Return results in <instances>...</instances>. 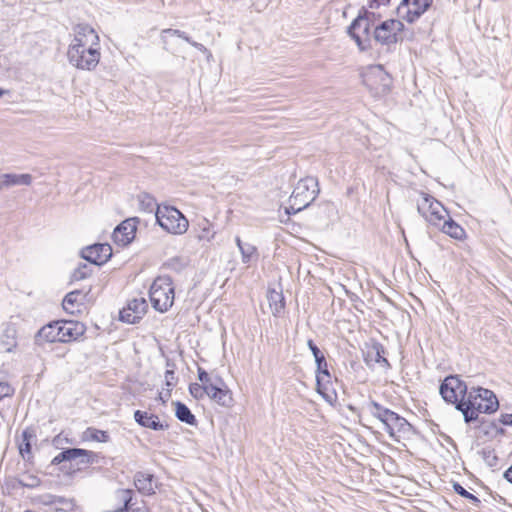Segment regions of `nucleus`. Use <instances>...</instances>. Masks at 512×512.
<instances>
[{
  "label": "nucleus",
  "instance_id": "nucleus-1",
  "mask_svg": "<svg viewBox=\"0 0 512 512\" xmlns=\"http://www.w3.org/2000/svg\"><path fill=\"white\" fill-rule=\"evenodd\" d=\"M75 39L68 49L67 56L71 64H98L100 52L99 37L88 24H77L74 28Z\"/></svg>",
  "mask_w": 512,
  "mask_h": 512
},
{
  "label": "nucleus",
  "instance_id": "nucleus-2",
  "mask_svg": "<svg viewBox=\"0 0 512 512\" xmlns=\"http://www.w3.org/2000/svg\"><path fill=\"white\" fill-rule=\"evenodd\" d=\"M499 408V401L492 390L483 387H471L466 406L463 411L465 423L469 424L478 419L480 413L492 414Z\"/></svg>",
  "mask_w": 512,
  "mask_h": 512
},
{
  "label": "nucleus",
  "instance_id": "nucleus-3",
  "mask_svg": "<svg viewBox=\"0 0 512 512\" xmlns=\"http://www.w3.org/2000/svg\"><path fill=\"white\" fill-rule=\"evenodd\" d=\"M320 192L318 181L314 177L300 179L289 198V206L286 207L287 214H296L308 207Z\"/></svg>",
  "mask_w": 512,
  "mask_h": 512
},
{
  "label": "nucleus",
  "instance_id": "nucleus-4",
  "mask_svg": "<svg viewBox=\"0 0 512 512\" xmlns=\"http://www.w3.org/2000/svg\"><path fill=\"white\" fill-rule=\"evenodd\" d=\"M470 388L458 375L447 376L439 387V393L443 400L455 405V408L463 414Z\"/></svg>",
  "mask_w": 512,
  "mask_h": 512
},
{
  "label": "nucleus",
  "instance_id": "nucleus-5",
  "mask_svg": "<svg viewBox=\"0 0 512 512\" xmlns=\"http://www.w3.org/2000/svg\"><path fill=\"white\" fill-rule=\"evenodd\" d=\"M155 217L159 226L168 233L182 235L188 230L187 218L173 206L158 205Z\"/></svg>",
  "mask_w": 512,
  "mask_h": 512
},
{
  "label": "nucleus",
  "instance_id": "nucleus-6",
  "mask_svg": "<svg viewBox=\"0 0 512 512\" xmlns=\"http://www.w3.org/2000/svg\"><path fill=\"white\" fill-rule=\"evenodd\" d=\"M174 287L169 276L157 277L149 291L153 308L159 312H166L174 303Z\"/></svg>",
  "mask_w": 512,
  "mask_h": 512
},
{
  "label": "nucleus",
  "instance_id": "nucleus-7",
  "mask_svg": "<svg viewBox=\"0 0 512 512\" xmlns=\"http://www.w3.org/2000/svg\"><path fill=\"white\" fill-rule=\"evenodd\" d=\"M417 210L435 228L449 215V212L442 203L427 193H421L420 198L417 200Z\"/></svg>",
  "mask_w": 512,
  "mask_h": 512
},
{
  "label": "nucleus",
  "instance_id": "nucleus-8",
  "mask_svg": "<svg viewBox=\"0 0 512 512\" xmlns=\"http://www.w3.org/2000/svg\"><path fill=\"white\" fill-rule=\"evenodd\" d=\"M363 84L374 96L386 94L391 86V77L385 71L384 66H367L366 71L361 73Z\"/></svg>",
  "mask_w": 512,
  "mask_h": 512
},
{
  "label": "nucleus",
  "instance_id": "nucleus-9",
  "mask_svg": "<svg viewBox=\"0 0 512 512\" xmlns=\"http://www.w3.org/2000/svg\"><path fill=\"white\" fill-rule=\"evenodd\" d=\"M404 24L398 19L378 23L373 29V39L380 45L391 46L403 40Z\"/></svg>",
  "mask_w": 512,
  "mask_h": 512
},
{
  "label": "nucleus",
  "instance_id": "nucleus-10",
  "mask_svg": "<svg viewBox=\"0 0 512 512\" xmlns=\"http://www.w3.org/2000/svg\"><path fill=\"white\" fill-rule=\"evenodd\" d=\"M373 26L363 15L357 17L347 27L348 35L355 41L361 51L371 48V40L373 38Z\"/></svg>",
  "mask_w": 512,
  "mask_h": 512
},
{
  "label": "nucleus",
  "instance_id": "nucleus-11",
  "mask_svg": "<svg viewBox=\"0 0 512 512\" xmlns=\"http://www.w3.org/2000/svg\"><path fill=\"white\" fill-rule=\"evenodd\" d=\"M97 458V454L92 451L81 448H68L57 454L52 459L51 463L53 465H59L63 462L72 463L73 461H75L76 465L80 466L93 464L97 462Z\"/></svg>",
  "mask_w": 512,
  "mask_h": 512
},
{
  "label": "nucleus",
  "instance_id": "nucleus-12",
  "mask_svg": "<svg viewBox=\"0 0 512 512\" xmlns=\"http://www.w3.org/2000/svg\"><path fill=\"white\" fill-rule=\"evenodd\" d=\"M432 3L433 0H402L397 13L408 23H413L431 7Z\"/></svg>",
  "mask_w": 512,
  "mask_h": 512
},
{
  "label": "nucleus",
  "instance_id": "nucleus-13",
  "mask_svg": "<svg viewBox=\"0 0 512 512\" xmlns=\"http://www.w3.org/2000/svg\"><path fill=\"white\" fill-rule=\"evenodd\" d=\"M147 307L144 298H135L120 311V320L129 324L137 323L146 313Z\"/></svg>",
  "mask_w": 512,
  "mask_h": 512
},
{
  "label": "nucleus",
  "instance_id": "nucleus-14",
  "mask_svg": "<svg viewBox=\"0 0 512 512\" xmlns=\"http://www.w3.org/2000/svg\"><path fill=\"white\" fill-rule=\"evenodd\" d=\"M112 256V248L109 244H94L82 250V257L90 264L102 265Z\"/></svg>",
  "mask_w": 512,
  "mask_h": 512
},
{
  "label": "nucleus",
  "instance_id": "nucleus-15",
  "mask_svg": "<svg viewBox=\"0 0 512 512\" xmlns=\"http://www.w3.org/2000/svg\"><path fill=\"white\" fill-rule=\"evenodd\" d=\"M207 396L223 407H229L233 403L232 393L225 387L223 381L219 378L216 384H209Z\"/></svg>",
  "mask_w": 512,
  "mask_h": 512
},
{
  "label": "nucleus",
  "instance_id": "nucleus-16",
  "mask_svg": "<svg viewBox=\"0 0 512 512\" xmlns=\"http://www.w3.org/2000/svg\"><path fill=\"white\" fill-rule=\"evenodd\" d=\"M136 224L133 219L124 220L113 232V240L115 243L126 246L135 237Z\"/></svg>",
  "mask_w": 512,
  "mask_h": 512
},
{
  "label": "nucleus",
  "instance_id": "nucleus-17",
  "mask_svg": "<svg viewBox=\"0 0 512 512\" xmlns=\"http://www.w3.org/2000/svg\"><path fill=\"white\" fill-rule=\"evenodd\" d=\"M62 342L60 334V321L51 322L43 326L35 336V343L37 345H44L45 343Z\"/></svg>",
  "mask_w": 512,
  "mask_h": 512
},
{
  "label": "nucleus",
  "instance_id": "nucleus-18",
  "mask_svg": "<svg viewBox=\"0 0 512 512\" xmlns=\"http://www.w3.org/2000/svg\"><path fill=\"white\" fill-rule=\"evenodd\" d=\"M134 420L142 427L149 428L154 431H164L169 425L160 421L159 417L147 411L136 410L134 412Z\"/></svg>",
  "mask_w": 512,
  "mask_h": 512
},
{
  "label": "nucleus",
  "instance_id": "nucleus-19",
  "mask_svg": "<svg viewBox=\"0 0 512 512\" xmlns=\"http://www.w3.org/2000/svg\"><path fill=\"white\" fill-rule=\"evenodd\" d=\"M85 325L78 321H60V334L62 342L78 339L85 333Z\"/></svg>",
  "mask_w": 512,
  "mask_h": 512
},
{
  "label": "nucleus",
  "instance_id": "nucleus-20",
  "mask_svg": "<svg viewBox=\"0 0 512 512\" xmlns=\"http://www.w3.org/2000/svg\"><path fill=\"white\" fill-rule=\"evenodd\" d=\"M33 177L30 174H14L6 173L0 175V191L12 186H29L32 183Z\"/></svg>",
  "mask_w": 512,
  "mask_h": 512
},
{
  "label": "nucleus",
  "instance_id": "nucleus-21",
  "mask_svg": "<svg viewBox=\"0 0 512 512\" xmlns=\"http://www.w3.org/2000/svg\"><path fill=\"white\" fill-rule=\"evenodd\" d=\"M86 295L80 290H74L69 292L63 299V309L70 313L75 314L81 311V307L84 305Z\"/></svg>",
  "mask_w": 512,
  "mask_h": 512
},
{
  "label": "nucleus",
  "instance_id": "nucleus-22",
  "mask_svg": "<svg viewBox=\"0 0 512 512\" xmlns=\"http://www.w3.org/2000/svg\"><path fill=\"white\" fill-rule=\"evenodd\" d=\"M437 229L456 240H463L466 237L465 230L450 215L441 222Z\"/></svg>",
  "mask_w": 512,
  "mask_h": 512
},
{
  "label": "nucleus",
  "instance_id": "nucleus-23",
  "mask_svg": "<svg viewBox=\"0 0 512 512\" xmlns=\"http://www.w3.org/2000/svg\"><path fill=\"white\" fill-rule=\"evenodd\" d=\"M317 392L330 404L337 400V394L331 388V377L316 375Z\"/></svg>",
  "mask_w": 512,
  "mask_h": 512
},
{
  "label": "nucleus",
  "instance_id": "nucleus-24",
  "mask_svg": "<svg viewBox=\"0 0 512 512\" xmlns=\"http://www.w3.org/2000/svg\"><path fill=\"white\" fill-rule=\"evenodd\" d=\"M383 424L385 425V429L390 437H394L396 432H404L409 426L408 421L394 411L388 416Z\"/></svg>",
  "mask_w": 512,
  "mask_h": 512
},
{
  "label": "nucleus",
  "instance_id": "nucleus-25",
  "mask_svg": "<svg viewBox=\"0 0 512 512\" xmlns=\"http://www.w3.org/2000/svg\"><path fill=\"white\" fill-rule=\"evenodd\" d=\"M307 345L315 358L317 375H324L330 378V372L328 370V364L324 354L320 351L312 339L307 341Z\"/></svg>",
  "mask_w": 512,
  "mask_h": 512
},
{
  "label": "nucleus",
  "instance_id": "nucleus-26",
  "mask_svg": "<svg viewBox=\"0 0 512 512\" xmlns=\"http://www.w3.org/2000/svg\"><path fill=\"white\" fill-rule=\"evenodd\" d=\"M267 300L269 303V307L274 316H279L285 307L284 297L282 292H278L274 289L268 290Z\"/></svg>",
  "mask_w": 512,
  "mask_h": 512
},
{
  "label": "nucleus",
  "instance_id": "nucleus-27",
  "mask_svg": "<svg viewBox=\"0 0 512 512\" xmlns=\"http://www.w3.org/2000/svg\"><path fill=\"white\" fill-rule=\"evenodd\" d=\"M153 475L138 472L135 475L134 483L136 488L145 494H151L154 492V485H153Z\"/></svg>",
  "mask_w": 512,
  "mask_h": 512
},
{
  "label": "nucleus",
  "instance_id": "nucleus-28",
  "mask_svg": "<svg viewBox=\"0 0 512 512\" xmlns=\"http://www.w3.org/2000/svg\"><path fill=\"white\" fill-rule=\"evenodd\" d=\"M196 231V238L200 242L209 243L216 235V232L212 228V224L207 219H203L198 223Z\"/></svg>",
  "mask_w": 512,
  "mask_h": 512
},
{
  "label": "nucleus",
  "instance_id": "nucleus-29",
  "mask_svg": "<svg viewBox=\"0 0 512 512\" xmlns=\"http://www.w3.org/2000/svg\"><path fill=\"white\" fill-rule=\"evenodd\" d=\"M235 242L241 252L243 263L248 264L257 259V249L254 245L250 243H243L239 236H236Z\"/></svg>",
  "mask_w": 512,
  "mask_h": 512
},
{
  "label": "nucleus",
  "instance_id": "nucleus-30",
  "mask_svg": "<svg viewBox=\"0 0 512 512\" xmlns=\"http://www.w3.org/2000/svg\"><path fill=\"white\" fill-rule=\"evenodd\" d=\"M175 405V415L178 420L184 422L189 425L196 424V418L192 414L191 410L182 402L176 401Z\"/></svg>",
  "mask_w": 512,
  "mask_h": 512
},
{
  "label": "nucleus",
  "instance_id": "nucleus-31",
  "mask_svg": "<svg viewBox=\"0 0 512 512\" xmlns=\"http://www.w3.org/2000/svg\"><path fill=\"white\" fill-rule=\"evenodd\" d=\"M384 353V347L380 343L375 342L367 352V359L383 366H389L387 359L384 357Z\"/></svg>",
  "mask_w": 512,
  "mask_h": 512
},
{
  "label": "nucleus",
  "instance_id": "nucleus-32",
  "mask_svg": "<svg viewBox=\"0 0 512 512\" xmlns=\"http://www.w3.org/2000/svg\"><path fill=\"white\" fill-rule=\"evenodd\" d=\"M0 345L5 352H11L17 345L15 338V330L7 328L3 331L0 338Z\"/></svg>",
  "mask_w": 512,
  "mask_h": 512
},
{
  "label": "nucleus",
  "instance_id": "nucleus-33",
  "mask_svg": "<svg viewBox=\"0 0 512 512\" xmlns=\"http://www.w3.org/2000/svg\"><path fill=\"white\" fill-rule=\"evenodd\" d=\"M370 413L379 419L382 423L388 418V416L393 412L392 410L383 407L376 401H371L368 405Z\"/></svg>",
  "mask_w": 512,
  "mask_h": 512
},
{
  "label": "nucleus",
  "instance_id": "nucleus-34",
  "mask_svg": "<svg viewBox=\"0 0 512 512\" xmlns=\"http://www.w3.org/2000/svg\"><path fill=\"white\" fill-rule=\"evenodd\" d=\"M34 438L32 431L26 429L22 433V441L19 445V451L22 457L25 459L31 455V440Z\"/></svg>",
  "mask_w": 512,
  "mask_h": 512
},
{
  "label": "nucleus",
  "instance_id": "nucleus-35",
  "mask_svg": "<svg viewBox=\"0 0 512 512\" xmlns=\"http://www.w3.org/2000/svg\"><path fill=\"white\" fill-rule=\"evenodd\" d=\"M179 38H182L183 40H185L186 42H188L190 45H192L193 47H195L196 49H198L199 51L203 52L206 54V61L207 62H211L213 61V56L212 54L207 50V48L202 45L201 43H198V42H195L193 41L188 35L186 32L184 31H181V33L179 34L178 36Z\"/></svg>",
  "mask_w": 512,
  "mask_h": 512
},
{
  "label": "nucleus",
  "instance_id": "nucleus-36",
  "mask_svg": "<svg viewBox=\"0 0 512 512\" xmlns=\"http://www.w3.org/2000/svg\"><path fill=\"white\" fill-rule=\"evenodd\" d=\"M358 14L363 15L367 19V22H370V24L373 26V29L378 23H380L379 21L381 15L379 13L372 11V9L368 8V6H363L359 10Z\"/></svg>",
  "mask_w": 512,
  "mask_h": 512
},
{
  "label": "nucleus",
  "instance_id": "nucleus-37",
  "mask_svg": "<svg viewBox=\"0 0 512 512\" xmlns=\"http://www.w3.org/2000/svg\"><path fill=\"white\" fill-rule=\"evenodd\" d=\"M92 272L91 266L89 264H80L73 272L72 279L75 281H80L87 278Z\"/></svg>",
  "mask_w": 512,
  "mask_h": 512
},
{
  "label": "nucleus",
  "instance_id": "nucleus-38",
  "mask_svg": "<svg viewBox=\"0 0 512 512\" xmlns=\"http://www.w3.org/2000/svg\"><path fill=\"white\" fill-rule=\"evenodd\" d=\"M208 386L201 385L199 383H191L189 385V392L191 396H193L195 399L200 400L203 399L204 396H207L208 393Z\"/></svg>",
  "mask_w": 512,
  "mask_h": 512
},
{
  "label": "nucleus",
  "instance_id": "nucleus-39",
  "mask_svg": "<svg viewBox=\"0 0 512 512\" xmlns=\"http://www.w3.org/2000/svg\"><path fill=\"white\" fill-rule=\"evenodd\" d=\"M453 490L461 497L466 498L475 504L480 503V500L475 495L468 492L462 485L457 482L453 483Z\"/></svg>",
  "mask_w": 512,
  "mask_h": 512
},
{
  "label": "nucleus",
  "instance_id": "nucleus-40",
  "mask_svg": "<svg viewBox=\"0 0 512 512\" xmlns=\"http://www.w3.org/2000/svg\"><path fill=\"white\" fill-rule=\"evenodd\" d=\"M177 380L178 378L176 377L175 371L173 369H167L165 372V385L168 388V391H172Z\"/></svg>",
  "mask_w": 512,
  "mask_h": 512
},
{
  "label": "nucleus",
  "instance_id": "nucleus-41",
  "mask_svg": "<svg viewBox=\"0 0 512 512\" xmlns=\"http://www.w3.org/2000/svg\"><path fill=\"white\" fill-rule=\"evenodd\" d=\"M198 379L201 382V385L209 386V384H216V381H213L212 378L208 375V373L201 367H198Z\"/></svg>",
  "mask_w": 512,
  "mask_h": 512
},
{
  "label": "nucleus",
  "instance_id": "nucleus-42",
  "mask_svg": "<svg viewBox=\"0 0 512 512\" xmlns=\"http://www.w3.org/2000/svg\"><path fill=\"white\" fill-rule=\"evenodd\" d=\"M88 432H91V438L98 442H107L109 439V435L105 431L96 430V429H88Z\"/></svg>",
  "mask_w": 512,
  "mask_h": 512
},
{
  "label": "nucleus",
  "instance_id": "nucleus-43",
  "mask_svg": "<svg viewBox=\"0 0 512 512\" xmlns=\"http://www.w3.org/2000/svg\"><path fill=\"white\" fill-rule=\"evenodd\" d=\"M390 0H368V8L374 10L378 9L381 5L389 4Z\"/></svg>",
  "mask_w": 512,
  "mask_h": 512
},
{
  "label": "nucleus",
  "instance_id": "nucleus-44",
  "mask_svg": "<svg viewBox=\"0 0 512 512\" xmlns=\"http://www.w3.org/2000/svg\"><path fill=\"white\" fill-rule=\"evenodd\" d=\"M28 479H29L28 482H25L24 480H20L19 482L22 486H26V487H34V486L38 485V483H39V480L34 476H29Z\"/></svg>",
  "mask_w": 512,
  "mask_h": 512
},
{
  "label": "nucleus",
  "instance_id": "nucleus-45",
  "mask_svg": "<svg viewBox=\"0 0 512 512\" xmlns=\"http://www.w3.org/2000/svg\"><path fill=\"white\" fill-rule=\"evenodd\" d=\"M10 386L7 383L0 382V400L9 395Z\"/></svg>",
  "mask_w": 512,
  "mask_h": 512
},
{
  "label": "nucleus",
  "instance_id": "nucleus-46",
  "mask_svg": "<svg viewBox=\"0 0 512 512\" xmlns=\"http://www.w3.org/2000/svg\"><path fill=\"white\" fill-rule=\"evenodd\" d=\"M500 422L504 425L512 426V414H503L501 415Z\"/></svg>",
  "mask_w": 512,
  "mask_h": 512
},
{
  "label": "nucleus",
  "instance_id": "nucleus-47",
  "mask_svg": "<svg viewBox=\"0 0 512 512\" xmlns=\"http://www.w3.org/2000/svg\"><path fill=\"white\" fill-rule=\"evenodd\" d=\"M162 33L165 34V35L177 36L178 37L179 34L181 33V30L168 28V29H164Z\"/></svg>",
  "mask_w": 512,
  "mask_h": 512
},
{
  "label": "nucleus",
  "instance_id": "nucleus-48",
  "mask_svg": "<svg viewBox=\"0 0 512 512\" xmlns=\"http://www.w3.org/2000/svg\"><path fill=\"white\" fill-rule=\"evenodd\" d=\"M504 478L512 484V465L504 472Z\"/></svg>",
  "mask_w": 512,
  "mask_h": 512
},
{
  "label": "nucleus",
  "instance_id": "nucleus-49",
  "mask_svg": "<svg viewBox=\"0 0 512 512\" xmlns=\"http://www.w3.org/2000/svg\"><path fill=\"white\" fill-rule=\"evenodd\" d=\"M171 396V391H166V393L161 392L159 394V398L162 400L163 403H165Z\"/></svg>",
  "mask_w": 512,
  "mask_h": 512
},
{
  "label": "nucleus",
  "instance_id": "nucleus-50",
  "mask_svg": "<svg viewBox=\"0 0 512 512\" xmlns=\"http://www.w3.org/2000/svg\"><path fill=\"white\" fill-rule=\"evenodd\" d=\"M171 396V391H166V393L161 392L159 394V398L162 400L163 403H165Z\"/></svg>",
  "mask_w": 512,
  "mask_h": 512
},
{
  "label": "nucleus",
  "instance_id": "nucleus-51",
  "mask_svg": "<svg viewBox=\"0 0 512 512\" xmlns=\"http://www.w3.org/2000/svg\"><path fill=\"white\" fill-rule=\"evenodd\" d=\"M147 201H148V206H151L153 204V198L150 197L149 195H145L144 197Z\"/></svg>",
  "mask_w": 512,
  "mask_h": 512
},
{
  "label": "nucleus",
  "instance_id": "nucleus-52",
  "mask_svg": "<svg viewBox=\"0 0 512 512\" xmlns=\"http://www.w3.org/2000/svg\"><path fill=\"white\" fill-rule=\"evenodd\" d=\"M6 93H7V91H6V90H4V89H1V88H0V97H1V96H3V95H4V94H6Z\"/></svg>",
  "mask_w": 512,
  "mask_h": 512
},
{
  "label": "nucleus",
  "instance_id": "nucleus-53",
  "mask_svg": "<svg viewBox=\"0 0 512 512\" xmlns=\"http://www.w3.org/2000/svg\"><path fill=\"white\" fill-rule=\"evenodd\" d=\"M25 512H33V511L27 510V511H25Z\"/></svg>",
  "mask_w": 512,
  "mask_h": 512
}]
</instances>
